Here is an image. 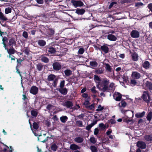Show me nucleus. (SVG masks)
<instances>
[{"instance_id": "5701e85b", "label": "nucleus", "mask_w": 152, "mask_h": 152, "mask_svg": "<svg viewBox=\"0 0 152 152\" xmlns=\"http://www.w3.org/2000/svg\"><path fill=\"white\" fill-rule=\"evenodd\" d=\"M145 112L143 111L142 113H138L135 114V116L137 118H140L143 117L145 115Z\"/></svg>"}, {"instance_id": "473e14b6", "label": "nucleus", "mask_w": 152, "mask_h": 152, "mask_svg": "<svg viewBox=\"0 0 152 152\" xmlns=\"http://www.w3.org/2000/svg\"><path fill=\"white\" fill-rule=\"evenodd\" d=\"M37 68L39 71H41L43 67V65L41 63H39L36 65Z\"/></svg>"}, {"instance_id": "f704fd0d", "label": "nucleus", "mask_w": 152, "mask_h": 152, "mask_svg": "<svg viewBox=\"0 0 152 152\" xmlns=\"http://www.w3.org/2000/svg\"><path fill=\"white\" fill-rule=\"evenodd\" d=\"M41 60L42 61L45 63H48L49 61V59L47 57L43 56H42Z\"/></svg>"}, {"instance_id": "13d9d810", "label": "nucleus", "mask_w": 152, "mask_h": 152, "mask_svg": "<svg viewBox=\"0 0 152 152\" xmlns=\"http://www.w3.org/2000/svg\"><path fill=\"white\" fill-rule=\"evenodd\" d=\"M92 126H93L91 124L89 125L88 124V125L86 127V129L87 130L89 131L91 130V128Z\"/></svg>"}, {"instance_id": "4d7b16f0", "label": "nucleus", "mask_w": 152, "mask_h": 152, "mask_svg": "<svg viewBox=\"0 0 152 152\" xmlns=\"http://www.w3.org/2000/svg\"><path fill=\"white\" fill-rule=\"evenodd\" d=\"M96 87L95 86H94L91 89V91L92 93L94 94H96L97 93V91L95 89Z\"/></svg>"}, {"instance_id": "f257e3e1", "label": "nucleus", "mask_w": 152, "mask_h": 152, "mask_svg": "<svg viewBox=\"0 0 152 152\" xmlns=\"http://www.w3.org/2000/svg\"><path fill=\"white\" fill-rule=\"evenodd\" d=\"M94 79L95 82L97 83V87L103 92H109L110 89L109 88V80L105 78L101 79L99 76L94 75Z\"/></svg>"}, {"instance_id": "8fccbe9b", "label": "nucleus", "mask_w": 152, "mask_h": 152, "mask_svg": "<svg viewBox=\"0 0 152 152\" xmlns=\"http://www.w3.org/2000/svg\"><path fill=\"white\" fill-rule=\"evenodd\" d=\"M89 140L93 144H95L96 142V140H95L94 137H90Z\"/></svg>"}, {"instance_id": "37998d69", "label": "nucleus", "mask_w": 152, "mask_h": 152, "mask_svg": "<svg viewBox=\"0 0 152 152\" xmlns=\"http://www.w3.org/2000/svg\"><path fill=\"white\" fill-rule=\"evenodd\" d=\"M105 65L106 66L105 68L106 70L110 72L112 69L111 68L110 64H105Z\"/></svg>"}, {"instance_id": "bb28decb", "label": "nucleus", "mask_w": 152, "mask_h": 152, "mask_svg": "<svg viewBox=\"0 0 152 152\" xmlns=\"http://www.w3.org/2000/svg\"><path fill=\"white\" fill-rule=\"evenodd\" d=\"M145 140L148 142H152V135H146L144 137Z\"/></svg>"}, {"instance_id": "774afa93", "label": "nucleus", "mask_w": 152, "mask_h": 152, "mask_svg": "<svg viewBox=\"0 0 152 152\" xmlns=\"http://www.w3.org/2000/svg\"><path fill=\"white\" fill-rule=\"evenodd\" d=\"M53 106L52 105H51V104H49L47 105V106L46 107V108L47 110H50L51 109V108Z\"/></svg>"}, {"instance_id": "393cba45", "label": "nucleus", "mask_w": 152, "mask_h": 152, "mask_svg": "<svg viewBox=\"0 0 152 152\" xmlns=\"http://www.w3.org/2000/svg\"><path fill=\"white\" fill-rule=\"evenodd\" d=\"M85 12L84 9H77L76 10L75 12L79 15H83Z\"/></svg>"}, {"instance_id": "c756f323", "label": "nucleus", "mask_w": 152, "mask_h": 152, "mask_svg": "<svg viewBox=\"0 0 152 152\" xmlns=\"http://www.w3.org/2000/svg\"><path fill=\"white\" fill-rule=\"evenodd\" d=\"M146 118L147 120L149 122L151 121L152 119V111H150L148 113Z\"/></svg>"}, {"instance_id": "f03ea898", "label": "nucleus", "mask_w": 152, "mask_h": 152, "mask_svg": "<svg viewBox=\"0 0 152 152\" xmlns=\"http://www.w3.org/2000/svg\"><path fill=\"white\" fill-rule=\"evenodd\" d=\"M59 78L54 74H51L48 77L47 80L50 84L54 88H56Z\"/></svg>"}, {"instance_id": "cd10ccee", "label": "nucleus", "mask_w": 152, "mask_h": 152, "mask_svg": "<svg viewBox=\"0 0 152 152\" xmlns=\"http://www.w3.org/2000/svg\"><path fill=\"white\" fill-rule=\"evenodd\" d=\"M70 148L72 150H77L80 149V147L76 144H72L70 145Z\"/></svg>"}, {"instance_id": "4c0bfd02", "label": "nucleus", "mask_w": 152, "mask_h": 152, "mask_svg": "<svg viewBox=\"0 0 152 152\" xmlns=\"http://www.w3.org/2000/svg\"><path fill=\"white\" fill-rule=\"evenodd\" d=\"M90 149L92 152H97L98 151L97 148L94 145H91L90 146Z\"/></svg>"}, {"instance_id": "5fc2aeb1", "label": "nucleus", "mask_w": 152, "mask_h": 152, "mask_svg": "<svg viewBox=\"0 0 152 152\" xmlns=\"http://www.w3.org/2000/svg\"><path fill=\"white\" fill-rule=\"evenodd\" d=\"M121 107H125L126 105H127V103L125 101H124L123 100L121 101Z\"/></svg>"}, {"instance_id": "a19ab883", "label": "nucleus", "mask_w": 152, "mask_h": 152, "mask_svg": "<svg viewBox=\"0 0 152 152\" xmlns=\"http://www.w3.org/2000/svg\"><path fill=\"white\" fill-rule=\"evenodd\" d=\"M0 19L3 21H6L8 20L1 11H0Z\"/></svg>"}, {"instance_id": "09e8293b", "label": "nucleus", "mask_w": 152, "mask_h": 152, "mask_svg": "<svg viewBox=\"0 0 152 152\" xmlns=\"http://www.w3.org/2000/svg\"><path fill=\"white\" fill-rule=\"evenodd\" d=\"M84 51L85 50L83 48H80L79 49L78 52V54H83L84 52Z\"/></svg>"}, {"instance_id": "052dcab7", "label": "nucleus", "mask_w": 152, "mask_h": 152, "mask_svg": "<svg viewBox=\"0 0 152 152\" xmlns=\"http://www.w3.org/2000/svg\"><path fill=\"white\" fill-rule=\"evenodd\" d=\"M90 103L89 102V101L88 100H86L84 102L83 104L85 105V107H88L89 104H90Z\"/></svg>"}, {"instance_id": "0e129e2a", "label": "nucleus", "mask_w": 152, "mask_h": 152, "mask_svg": "<svg viewBox=\"0 0 152 152\" xmlns=\"http://www.w3.org/2000/svg\"><path fill=\"white\" fill-rule=\"evenodd\" d=\"M147 7L152 12V3H150L148 5Z\"/></svg>"}, {"instance_id": "4be33fe9", "label": "nucleus", "mask_w": 152, "mask_h": 152, "mask_svg": "<svg viewBox=\"0 0 152 152\" xmlns=\"http://www.w3.org/2000/svg\"><path fill=\"white\" fill-rule=\"evenodd\" d=\"M142 66L146 69H148L150 68V64L148 61H145L142 64Z\"/></svg>"}, {"instance_id": "b1692460", "label": "nucleus", "mask_w": 152, "mask_h": 152, "mask_svg": "<svg viewBox=\"0 0 152 152\" xmlns=\"http://www.w3.org/2000/svg\"><path fill=\"white\" fill-rule=\"evenodd\" d=\"M47 49L48 51L50 54H54L56 51L55 48L52 46L48 47Z\"/></svg>"}, {"instance_id": "338daca9", "label": "nucleus", "mask_w": 152, "mask_h": 152, "mask_svg": "<svg viewBox=\"0 0 152 152\" xmlns=\"http://www.w3.org/2000/svg\"><path fill=\"white\" fill-rule=\"evenodd\" d=\"M94 107V104H91L90 105H88V107H86V108H89L91 110L93 109Z\"/></svg>"}, {"instance_id": "20e7f679", "label": "nucleus", "mask_w": 152, "mask_h": 152, "mask_svg": "<svg viewBox=\"0 0 152 152\" xmlns=\"http://www.w3.org/2000/svg\"><path fill=\"white\" fill-rule=\"evenodd\" d=\"M4 48L5 50H7V53L9 54V56H7L9 58H10L12 55L14 54L16 52L13 47H10V48L9 49L7 46Z\"/></svg>"}, {"instance_id": "a18cd8bd", "label": "nucleus", "mask_w": 152, "mask_h": 152, "mask_svg": "<svg viewBox=\"0 0 152 152\" xmlns=\"http://www.w3.org/2000/svg\"><path fill=\"white\" fill-rule=\"evenodd\" d=\"M77 125L79 127H82L83 126V122L81 121H75Z\"/></svg>"}, {"instance_id": "0eeeda50", "label": "nucleus", "mask_w": 152, "mask_h": 152, "mask_svg": "<svg viewBox=\"0 0 152 152\" xmlns=\"http://www.w3.org/2000/svg\"><path fill=\"white\" fill-rule=\"evenodd\" d=\"M54 33L55 31L53 28H48L46 30L45 35L48 37H51L53 36Z\"/></svg>"}, {"instance_id": "1a4fd4ad", "label": "nucleus", "mask_w": 152, "mask_h": 152, "mask_svg": "<svg viewBox=\"0 0 152 152\" xmlns=\"http://www.w3.org/2000/svg\"><path fill=\"white\" fill-rule=\"evenodd\" d=\"M73 5L75 7H80L83 6L84 4L81 1L72 0L71 1Z\"/></svg>"}, {"instance_id": "c03bdc74", "label": "nucleus", "mask_w": 152, "mask_h": 152, "mask_svg": "<svg viewBox=\"0 0 152 152\" xmlns=\"http://www.w3.org/2000/svg\"><path fill=\"white\" fill-rule=\"evenodd\" d=\"M58 148V146L55 143L53 144L51 147V149L53 151H56Z\"/></svg>"}, {"instance_id": "bf43d9fd", "label": "nucleus", "mask_w": 152, "mask_h": 152, "mask_svg": "<svg viewBox=\"0 0 152 152\" xmlns=\"http://www.w3.org/2000/svg\"><path fill=\"white\" fill-rule=\"evenodd\" d=\"M104 109V107H102L100 104H99L98 107V109L96 110L97 111H99L102 110Z\"/></svg>"}, {"instance_id": "de8ad7c7", "label": "nucleus", "mask_w": 152, "mask_h": 152, "mask_svg": "<svg viewBox=\"0 0 152 152\" xmlns=\"http://www.w3.org/2000/svg\"><path fill=\"white\" fill-rule=\"evenodd\" d=\"M12 9L9 7L6 8L5 9V12L6 14H8L11 12Z\"/></svg>"}, {"instance_id": "e433bc0d", "label": "nucleus", "mask_w": 152, "mask_h": 152, "mask_svg": "<svg viewBox=\"0 0 152 152\" xmlns=\"http://www.w3.org/2000/svg\"><path fill=\"white\" fill-rule=\"evenodd\" d=\"M130 84L132 86H135L138 85V84L136 80L135 79H131L130 80Z\"/></svg>"}, {"instance_id": "ea45409f", "label": "nucleus", "mask_w": 152, "mask_h": 152, "mask_svg": "<svg viewBox=\"0 0 152 152\" xmlns=\"http://www.w3.org/2000/svg\"><path fill=\"white\" fill-rule=\"evenodd\" d=\"M90 64L91 66L93 67H96L98 64L96 61H91L90 62Z\"/></svg>"}, {"instance_id": "7ed1b4c3", "label": "nucleus", "mask_w": 152, "mask_h": 152, "mask_svg": "<svg viewBox=\"0 0 152 152\" xmlns=\"http://www.w3.org/2000/svg\"><path fill=\"white\" fill-rule=\"evenodd\" d=\"M143 100L147 103H149L151 100L150 96L148 91H144L141 96Z\"/></svg>"}, {"instance_id": "e2e57ef3", "label": "nucleus", "mask_w": 152, "mask_h": 152, "mask_svg": "<svg viewBox=\"0 0 152 152\" xmlns=\"http://www.w3.org/2000/svg\"><path fill=\"white\" fill-rule=\"evenodd\" d=\"M117 4V2L115 1L112 2L111 3H110V5H109V9L111 8L113 6L114 4Z\"/></svg>"}, {"instance_id": "4468645a", "label": "nucleus", "mask_w": 152, "mask_h": 152, "mask_svg": "<svg viewBox=\"0 0 152 152\" xmlns=\"http://www.w3.org/2000/svg\"><path fill=\"white\" fill-rule=\"evenodd\" d=\"M137 146L139 148L142 149H145L146 147V143L142 141H138L137 143Z\"/></svg>"}, {"instance_id": "f3484780", "label": "nucleus", "mask_w": 152, "mask_h": 152, "mask_svg": "<svg viewBox=\"0 0 152 152\" xmlns=\"http://www.w3.org/2000/svg\"><path fill=\"white\" fill-rule=\"evenodd\" d=\"M132 77L135 79H140L141 76L140 73L137 72H132Z\"/></svg>"}, {"instance_id": "72a5a7b5", "label": "nucleus", "mask_w": 152, "mask_h": 152, "mask_svg": "<svg viewBox=\"0 0 152 152\" xmlns=\"http://www.w3.org/2000/svg\"><path fill=\"white\" fill-rule=\"evenodd\" d=\"M8 38L7 37H3L2 38V41L3 42H2V44L3 45V47L4 48H5L7 46L6 43V42H7L8 41Z\"/></svg>"}, {"instance_id": "412c9836", "label": "nucleus", "mask_w": 152, "mask_h": 152, "mask_svg": "<svg viewBox=\"0 0 152 152\" xmlns=\"http://www.w3.org/2000/svg\"><path fill=\"white\" fill-rule=\"evenodd\" d=\"M107 38L110 41H115L117 39V37L112 34H109L107 36Z\"/></svg>"}, {"instance_id": "3c124183", "label": "nucleus", "mask_w": 152, "mask_h": 152, "mask_svg": "<svg viewBox=\"0 0 152 152\" xmlns=\"http://www.w3.org/2000/svg\"><path fill=\"white\" fill-rule=\"evenodd\" d=\"M65 84V80H61L60 83L59 87L60 88H63Z\"/></svg>"}, {"instance_id": "6e6d98bb", "label": "nucleus", "mask_w": 152, "mask_h": 152, "mask_svg": "<svg viewBox=\"0 0 152 152\" xmlns=\"http://www.w3.org/2000/svg\"><path fill=\"white\" fill-rule=\"evenodd\" d=\"M124 121L126 122L127 124H133L132 120L127 119L124 120Z\"/></svg>"}, {"instance_id": "a878e982", "label": "nucleus", "mask_w": 152, "mask_h": 152, "mask_svg": "<svg viewBox=\"0 0 152 152\" xmlns=\"http://www.w3.org/2000/svg\"><path fill=\"white\" fill-rule=\"evenodd\" d=\"M74 141L77 143H81L83 142L84 141V139L83 137H78L75 138L74 139Z\"/></svg>"}, {"instance_id": "aec40b11", "label": "nucleus", "mask_w": 152, "mask_h": 152, "mask_svg": "<svg viewBox=\"0 0 152 152\" xmlns=\"http://www.w3.org/2000/svg\"><path fill=\"white\" fill-rule=\"evenodd\" d=\"M57 90L60 93L63 95H66L67 94L68 92L67 89L66 88H59L57 89Z\"/></svg>"}, {"instance_id": "2eb2a0df", "label": "nucleus", "mask_w": 152, "mask_h": 152, "mask_svg": "<svg viewBox=\"0 0 152 152\" xmlns=\"http://www.w3.org/2000/svg\"><path fill=\"white\" fill-rule=\"evenodd\" d=\"M130 35L132 37L134 38H138L140 36L139 32L136 30H133L131 33Z\"/></svg>"}, {"instance_id": "f8f14e48", "label": "nucleus", "mask_w": 152, "mask_h": 152, "mask_svg": "<svg viewBox=\"0 0 152 152\" xmlns=\"http://www.w3.org/2000/svg\"><path fill=\"white\" fill-rule=\"evenodd\" d=\"M17 59V62L18 63V64H17V65L16 67V72L18 73V74L20 76L22 77V75L21 74V72L19 71V65H21V62L23 61V60L20 58H19Z\"/></svg>"}, {"instance_id": "9b49d317", "label": "nucleus", "mask_w": 152, "mask_h": 152, "mask_svg": "<svg viewBox=\"0 0 152 152\" xmlns=\"http://www.w3.org/2000/svg\"><path fill=\"white\" fill-rule=\"evenodd\" d=\"M39 91L38 88L36 86H33L31 88L29 92L34 95L37 94Z\"/></svg>"}, {"instance_id": "c9c22d12", "label": "nucleus", "mask_w": 152, "mask_h": 152, "mask_svg": "<svg viewBox=\"0 0 152 152\" xmlns=\"http://www.w3.org/2000/svg\"><path fill=\"white\" fill-rule=\"evenodd\" d=\"M31 115L36 117L37 115L38 112L35 110H32L31 111Z\"/></svg>"}, {"instance_id": "603ef678", "label": "nucleus", "mask_w": 152, "mask_h": 152, "mask_svg": "<svg viewBox=\"0 0 152 152\" xmlns=\"http://www.w3.org/2000/svg\"><path fill=\"white\" fill-rule=\"evenodd\" d=\"M22 36L24 38L26 39H27L28 37V33L25 31L23 32L22 34Z\"/></svg>"}, {"instance_id": "864d4df0", "label": "nucleus", "mask_w": 152, "mask_h": 152, "mask_svg": "<svg viewBox=\"0 0 152 152\" xmlns=\"http://www.w3.org/2000/svg\"><path fill=\"white\" fill-rule=\"evenodd\" d=\"M99 126L100 128H102V129H104L106 128V126L104 125L103 123H100L99 124Z\"/></svg>"}, {"instance_id": "680f3d73", "label": "nucleus", "mask_w": 152, "mask_h": 152, "mask_svg": "<svg viewBox=\"0 0 152 152\" xmlns=\"http://www.w3.org/2000/svg\"><path fill=\"white\" fill-rule=\"evenodd\" d=\"M109 122L111 124H113L116 123V121L114 119H111L109 121Z\"/></svg>"}, {"instance_id": "a211bd4d", "label": "nucleus", "mask_w": 152, "mask_h": 152, "mask_svg": "<svg viewBox=\"0 0 152 152\" xmlns=\"http://www.w3.org/2000/svg\"><path fill=\"white\" fill-rule=\"evenodd\" d=\"M104 69L102 67L96 68L94 70V73L97 75L102 74L104 73Z\"/></svg>"}, {"instance_id": "6ab92c4d", "label": "nucleus", "mask_w": 152, "mask_h": 152, "mask_svg": "<svg viewBox=\"0 0 152 152\" xmlns=\"http://www.w3.org/2000/svg\"><path fill=\"white\" fill-rule=\"evenodd\" d=\"M131 57L132 60L134 61H137L138 60L139 56L136 52H133L132 54Z\"/></svg>"}, {"instance_id": "69168bd1", "label": "nucleus", "mask_w": 152, "mask_h": 152, "mask_svg": "<svg viewBox=\"0 0 152 152\" xmlns=\"http://www.w3.org/2000/svg\"><path fill=\"white\" fill-rule=\"evenodd\" d=\"M99 130L97 128H95L94 131V134L95 135H97L99 133Z\"/></svg>"}, {"instance_id": "39448f33", "label": "nucleus", "mask_w": 152, "mask_h": 152, "mask_svg": "<svg viewBox=\"0 0 152 152\" xmlns=\"http://www.w3.org/2000/svg\"><path fill=\"white\" fill-rule=\"evenodd\" d=\"M16 40L15 38L12 37L8 39V45L10 47H13V46L16 45Z\"/></svg>"}, {"instance_id": "dca6fc26", "label": "nucleus", "mask_w": 152, "mask_h": 152, "mask_svg": "<svg viewBox=\"0 0 152 152\" xmlns=\"http://www.w3.org/2000/svg\"><path fill=\"white\" fill-rule=\"evenodd\" d=\"M63 105L67 108L71 109L73 105V104L72 101H66L64 103Z\"/></svg>"}, {"instance_id": "2f4dec72", "label": "nucleus", "mask_w": 152, "mask_h": 152, "mask_svg": "<svg viewBox=\"0 0 152 152\" xmlns=\"http://www.w3.org/2000/svg\"><path fill=\"white\" fill-rule=\"evenodd\" d=\"M22 51L27 55H28L30 54V50L29 48L28 47H25L24 49Z\"/></svg>"}, {"instance_id": "c85d7f7f", "label": "nucleus", "mask_w": 152, "mask_h": 152, "mask_svg": "<svg viewBox=\"0 0 152 152\" xmlns=\"http://www.w3.org/2000/svg\"><path fill=\"white\" fill-rule=\"evenodd\" d=\"M38 44L41 47H43L46 44V41L43 40H39L37 42Z\"/></svg>"}, {"instance_id": "ddd939ff", "label": "nucleus", "mask_w": 152, "mask_h": 152, "mask_svg": "<svg viewBox=\"0 0 152 152\" xmlns=\"http://www.w3.org/2000/svg\"><path fill=\"white\" fill-rule=\"evenodd\" d=\"M109 45L107 44H104L100 47L101 50L103 51L105 53H107L109 52V48L108 46Z\"/></svg>"}, {"instance_id": "49530a36", "label": "nucleus", "mask_w": 152, "mask_h": 152, "mask_svg": "<svg viewBox=\"0 0 152 152\" xmlns=\"http://www.w3.org/2000/svg\"><path fill=\"white\" fill-rule=\"evenodd\" d=\"M33 126L34 129L36 130L38 129L39 127L38 124L36 122H34L33 123Z\"/></svg>"}, {"instance_id": "79ce46f5", "label": "nucleus", "mask_w": 152, "mask_h": 152, "mask_svg": "<svg viewBox=\"0 0 152 152\" xmlns=\"http://www.w3.org/2000/svg\"><path fill=\"white\" fill-rule=\"evenodd\" d=\"M64 72L65 75L67 76H70L72 74V71L69 69L65 70Z\"/></svg>"}, {"instance_id": "6e6552de", "label": "nucleus", "mask_w": 152, "mask_h": 152, "mask_svg": "<svg viewBox=\"0 0 152 152\" xmlns=\"http://www.w3.org/2000/svg\"><path fill=\"white\" fill-rule=\"evenodd\" d=\"M122 95L120 93L115 92L113 94V98L117 101H120L122 98Z\"/></svg>"}, {"instance_id": "7c9ffc66", "label": "nucleus", "mask_w": 152, "mask_h": 152, "mask_svg": "<svg viewBox=\"0 0 152 152\" xmlns=\"http://www.w3.org/2000/svg\"><path fill=\"white\" fill-rule=\"evenodd\" d=\"M68 117L66 116H62L60 118V120L63 123H65L68 120Z\"/></svg>"}, {"instance_id": "58836bf2", "label": "nucleus", "mask_w": 152, "mask_h": 152, "mask_svg": "<svg viewBox=\"0 0 152 152\" xmlns=\"http://www.w3.org/2000/svg\"><path fill=\"white\" fill-rule=\"evenodd\" d=\"M47 29L44 26H42L40 28L39 31L43 34L45 35Z\"/></svg>"}, {"instance_id": "9d476101", "label": "nucleus", "mask_w": 152, "mask_h": 152, "mask_svg": "<svg viewBox=\"0 0 152 152\" xmlns=\"http://www.w3.org/2000/svg\"><path fill=\"white\" fill-rule=\"evenodd\" d=\"M144 86L145 89L148 90L151 93H152V83L151 82L146 81L144 84Z\"/></svg>"}, {"instance_id": "423d86ee", "label": "nucleus", "mask_w": 152, "mask_h": 152, "mask_svg": "<svg viewBox=\"0 0 152 152\" xmlns=\"http://www.w3.org/2000/svg\"><path fill=\"white\" fill-rule=\"evenodd\" d=\"M53 69L55 71H58L61 68V64L60 62H55L52 64Z\"/></svg>"}]
</instances>
